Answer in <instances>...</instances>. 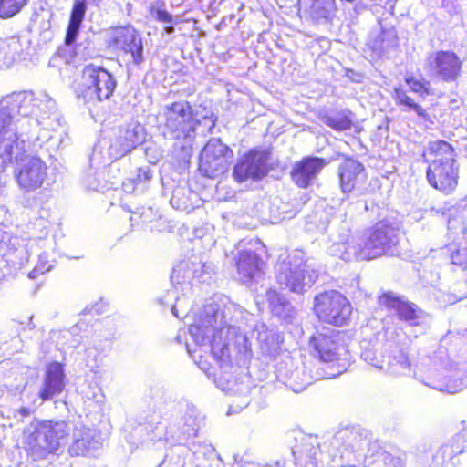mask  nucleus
<instances>
[{"label":"nucleus","mask_w":467,"mask_h":467,"mask_svg":"<svg viewBox=\"0 0 467 467\" xmlns=\"http://www.w3.org/2000/svg\"><path fill=\"white\" fill-rule=\"evenodd\" d=\"M252 314L228 298H222V309L213 303L207 304L189 327V334L200 355L210 352L221 368L230 363V348L234 346L238 352L251 351V344L240 325L248 322Z\"/></svg>","instance_id":"obj_1"},{"label":"nucleus","mask_w":467,"mask_h":467,"mask_svg":"<svg viewBox=\"0 0 467 467\" xmlns=\"http://www.w3.org/2000/svg\"><path fill=\"white\" fill-rule=\"evenodd\" d=\"M388 371L395 376L413 375L424 385L448 393L467 387V363L453 360L444 347L438 348L431 355L420 356L414 365L403 348H396L389 356Z\"/></svg>","instance_id":"obj_2"},{"label":"nucleus","mask_w":467,"mask_h":467,"mask_svg":"<svg viewBox=\"0 0 467 467\" xmlns=\"http://www.w3.org/2000/svg\"><path fill=\"white\" fill-rule=\"evenodd\" d=\"M163 120L160 124L162 136L174 141L177 157L189 162L197 135L205 137L215 127L217 117L206 108H192L189 101L180 100L163 107Z\"/></svg>","instance_id":"obj_3"},{"label":"nucleus","mask_w":467,"mask_h":467,"mask_svg":"<svg viewBox=\"0 0 467 467\" xmlns=\"http://www.w3.org/2000/svg\"><path fill=\"white\" fill-rule=\"evenodd\" d=\"M18 116L22 134H28L39 128L45 131L56 130L61 126V114L56 101L47 93L35 94L32 91L16 92Z\"/></svg>","instance_id":"obj_4"},{"label":"nucleus","mask_w":467,"mask_h":467,"mask_svg":"<svg viewBox=\"0 0 467 467\" xmlns=\"http://www.w3.org/2000/svg\"><path fill=\"white\" fill-rule=\"evenodd\" d=\"M429 152L433 156L426 171L429 184L443 193H451L457 187L459 179L453 147L445 140H435L430 142Z\"/></svg>","instance_id":"obj_5"},{"label":"nucleus","mask_w":467,"mask_h":467,"mask_svg":"<svg viewBox=\"0 0 467 467\" xmlns=\"http://www.w3.org/2000/svg\"><path fill=\"white\" fill-rule=\"evenodd\" d=\"M32 425L34 431L27 437L26 445L34 461L57 453L60 447L67 443L71 430L66 421L36 420Z\"/></svg>","instance_id":"obj_6"},{"label":"nucleus","mask_w":467,"mask_h":467,"mask_svg":"<svg viewBox=\"0 0 467 467\" xmlns=\"http://www.w3.org/2000/svg\"><path fill=\"white\" fill-rule=\"evenodd\" d=\"M343 371L344 366H342V368H337V372L327 371L324 368L317 367V364L313 361L304 362L287 357L278 363L276 379L294 392L299 393L314 381L335 378L342 374Z\"/></svg>","instance_id":"obj_7"},{"label":"nucleus","mask_w":467,"mask_h":467,"mask_svg":"<svg viewBox=\"0 0 467 467\" xmlns=\"http://www.w3.org/2000/svg\"><path fill=\"white\" fill-rule=\"evenodd\" d=\"M117 87V80L106 68L89 64L83 68L81 82L76 94L78 101L86 105L109 99Z\"/></svg>","instance_id":"obj_8"},{"label":"nucleus","mask_w":467,"mask_h":467,"mask_svg":"<svg viewBox=\"0 0 467 467\" xmlns=\"http://www.w3.org/2000/svg\"><path fill=\"white\" fill-rule=\"evenodd\" d=\"M317 278V272L307 265L301 252L290 254L276 265L277 283L293 293H305Z\"/></svg>","instance_id":"obj_9"},{"label":"nucleus","mask_w":467,"mask_h":467,"mask_svg":"<svg viewBox=\"0 0 467 467\" xmlns=\"http://www.w3.org/2000/svg\"><path fill=\"white\" fill-rule=\"evenodd\" d=\"M309 346L313 356L324 363L345 362L348 358V352L343 344L340 334L335 329L323 327L321 330H317L311 337ZM342 366H344L345 371L346 363H338L337 368H342ZM330 368H332V371H337V369L335 370L333 368H328V369Z\"/></svg>","instance_id":"obj_10"},{"label":"nucleus","mask_w":467,"mask_h":467,"mask_svg":"<svg viewBox=\"0 0 467 467\" xmlns=\"http://www.w3.org/2000/svg\"><path fill=\"white\" fill-rule=\"evenodd\" d=\"M314 312L319 320L342 327L349 319L352 307L347 297L338 291L329 290L315 296Z\"/></svg>","instance_id":"obj_11"},{"label":"nucleus","mask_w":467,"mask_h":467,"mask_svg":"<svg viewBox=\"0 0 467 467\" xmlns=\"http://www.w3.org/2000/svg\"><path fill=\"white\" fill-rule=\"evenodd\" d=\"M145 138V128L138 122H131L126 127L115 129L108 147L109 159L112 160L109 165L110 171L119 170V163L117 161L142 144Z\"/></svg>","instance_id":"obj_12"},{"label":"nucleus","mask_w":467,"mask_h":467,"mask_svg":"<svg viewBox=\"0 0 467 467\" xmlns=\"http://www.w3.org/2000/svg\"><path fill=\"white\" fill-rule=\"evenodd\" d=\"M179 407L181 416L178 423V431L174 432L172 428L170 427L169 430L164 432V427L158 424L151 430L150 440L161 441L162 438H166L165 436L167 434H171V437L175 438L177 441L182 442L197 436L202 422V418L198 410L194 405L187 401L180 402Z\"/></svg>","instance_id":"obj_13"},{"label":"nucleus","mask_w":467,"mask_h":467,"mask_svg":"<svg viewBox=\"0 0 467 467\" xmlns=\"http://www.w3.org/2000/svg\"><path fill=\"white\" fill-rule=\"evenodd\" d=\"M214 273L212 263L202 262L196 256L179 262L173 268L171 280L176 290L180 289L186 294L192 287V281L200 283L209 282Z\"/></svg>","instance_id":"obj_14"},{"label":"nucleus","mask_w":467,"mask_h":467,"mask_svg":"<svg viewBox=\"0 0 467 467\" xmlns=\"http://www.w3.org/2000/svg\"><path fill=\"white\" fill-rule=\"evenodd\" d=\"M47 170L42 159L26 154L18 161L14 172L19 189L25 193H30L48 185Z\"/></svg>","instance_id":"obj_15"},{"label":"nucleus","mask_w":467,"mask_h":467,"mask_svg":"<svg viewBox=\"0 0 467 467\" xmlns=\"http://www.w3.org/2000/svg\"><path fill=\"white\" fill-rule=\"evenodd\" d=\"M379 305L393 311L397 317L410 327L426 329L431 321V316L419 307L415 303L397 296L391 292L382 294L379 298Z\"/></svg>","instance_id":"obj_16"},{"label":"nucleus","mask_w":467,"mask_h":467,"mask_svg":"<svg viewBox=\"0 0 467 467\" xmlns=\"http://www.w3.org/2000/svg\"><path fill=\"white\" fill-rule=\"evenodd\" d=\"M233 157V150L227 145L220 139L213 138L201 152L199 169L204 176L215 178L228 170Z\"/></svg>","instance_id":"obj_17"},{"label":"nucleus","mask_w":467,"mask_h":467,"mask_svg":"<svg viewBox=\"0 0 467 467\" xmlns=\"http://www.w3.org/2000/svg\"><path fill=\"white\" fill-rule=\"evenodd\" d=\"M366 245H368L371 259L383 254L394 255L396 246L400 242V233L391 225L379 222L365 234Z\"/></svg>","instance_id":"obj_18"},{"label":"nucleus","mask_w":467,"mask_h":467,"mask_svg":"<svg viewBox=\"0 0 467 467\" xmlns=\"http://www.w3.org/2000/svg\"><path fill=\"white\" fill-rule=\"evenodd\" d=\"M110 37L111 43L116 48L131 56L134 65L139 66L144 61L142 38L132 26L112 29Z\"/></svg>","instance_id":"obj_19"},{"label":"nucleus","mask_w":467,"mask_h":467,"mask_svg":"<svg viewBox=\"0 0 467 467\" xmlns=\"http://www.w3.org/2000/svg\"><path fill=\"white\" fill-rule=\"evenodd\" d=\"M267 160V155L265 152L250 150L236 162L233 172L234 178L239 182L249 179L261 180L268 171Z\"/></svg>","instance_id":"obj_20"},{"label":"nucleus","mask_w":467,"mask_h":467,"mask_svg":"<svg viewBox=\"0 0 467 467\" xmlns=\"http://www.w3.org/2000/svg\"><path fill=\"white\" fill-rule=\"evenodd\" d=\"M328 253L346 262L371 260L368 245H366L365 234L361 237L352 236L346 241L340 237L338 241H334L329 246Z\"/></svg>","instance_id":"obj_21"},{"label":"nucleus","mask_w":467,"mask_h":467,"mask_svg":"<svg viewBox=\"0 0 467 467\" xmlns=\"http://www.w3.org/2000/svg\"><path fill=\"white\" fill-rule=\"evenodd\" d=\"M434 76L445 82L456 81L460 76L462 62L452 51H438L430 57Z\"/></svg>","instance_id":"obj_22"},{"label":"nucleus","mask_w":467,"mask_h":467,"mask_svg":"<svg viewBox=\"0 0 467 467\" xmlns=\"http://www.w3.org/2000/svg\"><path fill=\"white\" fill-rule=\"evenodd\" d=\"M398 35L394 26L383 25L381 21L370 31L367 47L376 57H382L398 47Z\"/></svg>","instance_id":"obj_23"},{"label":"nucleus","mask_w":467,"mask_h":467,"mask_svg":"<svg viewBox=\"0 0 467 467\" xmlns=\"http://www.w3.org/2000/svg\"><path fill=\"white\" fill-rule=\"evenodd\" d=\"M340 189L346 195L359 189L367 181L364 165L357 160L347 158L338 167Z\"/></svg>","instance_id":"obj_24"},{"label":"nucleus","mask_w":467,"mask_h":467,"mask_svg":"<svg viewBox=\"0 0 467 467\" xmlns=\"http://www.w3.org/2000/svg\"><path fill=\"white\" fill-rule=\"evenodd\" d=\"M66 387V374L59 362L47 365L38 396L43 401L50 400L63 392Z\"/></svg>","instance_id":"obj_25"},{"label":"nucleus","mask_w":467,"mask_h":467,"mask_svg":"<svg viewBox=\"0 0 467 467\" xmlns=\"http://www.w3.org/2000/svg\"><path fill=\"white\" fill-rule=\"evenodd\" d=\"M217 387L229 392L234 399L230 405L228 413H236L250 403L251 386L246 376L236 378L234 380L227 379L226 385L223 384L222 376L216 379Z\"/></svg>","instance_id":"obj_26"},{"label":"nucleus","mask_w":467,"mask_h":467,"mask_svg":"<svg viewBox=\"0 0 467 467\" xmlns=\"http://www.w3.org/2000/svg\"><path fill=\"white\" fill-rule=\"evenodd\" d=\"M465 453H467V426L436 451L433 462L436 465L453 467L455 458Z\"/></svg>","instance_id":"obj_27"},{"label":"nucleus","mask_w":467,"mask_h":467,"mask_svg":"<svg viewBox=\"0 0 467 467\" xmlns=\"http://www.w3.org/2000/svg\"><path fill=\"white\" fill-rule=\"evenodd\" d=\"M99 437L95 430L85 426H76L72 433V443L68 447L71 456L92 454L100 447Z\"/></svg>","instance_id":"obj_28"},{"label":"nucleus","mask_w":467,"mask_h":467,"mask_svg":"<svg viewBox=\"0 0 467 467\" xmlns=\"http://www.w3.org/2000/svg\"><path fill=\"white\" fill-rule=\"evenodd\" d=\"M295 440L296 444L292 448V453L296 467H317V456L320 453L317 439L301 433Z\"/></svg>","instance_id":"obj_29"},{"label":"nucleus","mask_w":467,"mask_h":467,"mask_svg":"<svg viewBox=\"0 0 467 467\" xmlns=\"http://www.w3.org/2000/svg\"><path fill=\"white\" fill-rule=\"evenodd\" d=\"M24 135L20 130L0 137V171L14 161L17 165L20 159L26 156Z\"/></svg>","instance_id":"obj_30"},{"label":"nucleus","mask_w":467,"mask_h":467,"mask_svg":"<svg viewBox=\"0 0 467 467\" xmlns=\"http://www.w3.org/2000/svg\"><path fill=\"white\" fill-rule=\"evenodd\" d=\"M16 92L10 93L0 99V137L20 131V123H15L14 119L18 115Z\"/></svg>","instance_id":"obj_31"},{"label":"nucleus","mask_w":467,"mask_h":467,"mask_svg":"<svg viewBox=\"0 0 467 467\" xmlns=\"http://www.w3.org/2000/svg\"><path fill=\"white\" fill-rule=\"evenodd\" d=\"M326 164V161L319 157L304 158L294 167L292 178L299 187L306 188Z\"/></svg>","instance_id":"obj_32"},{"label":"nucleus","mask_w":467,"mask_h":467,"mask_svg":"<svg viewBox=\"0 0 467 467\" xmlns=\"http://www.w3.org/2000/svg\"><path fill=\"white\" fill-rule=\"evenodd\" d=\"M299 6L317 23H327L336 16L335 0H299Z\"/></svg>","instance_id":"obj_33"},{"label":"nucleus","mask_w":467,"mask_h":467,"mask_svg":"<svg viewBox=\"0 0 467 467\" xmlns=\"http://www.w3.org/2000/svg\"><path fill=\"white\" fill-rule=\"evenodd\" d=\"M263 261L253 251H242L236 260L238 275L243 283H248L259 277L262 272Z\"/></svg>","instance_id":"obj_34"},{"label":"nucleus","mask_w":467,"mask_h":467,"mask_svg":"<svg viewBox=\"0 0 467 467\" xmlns=\"http://www.w3.org/2000/svg\"><path fill=\"white\" fill-rule=\"evenodd\" d=\"M253 335L256 337L261 348L265 353H273L278 350L283 341V337L279 332L269 329L263 322H257L253 328Z\"/></svg>","instance_id":"obj_35"},{"label":"nucleus","mask_w":467,"mask_h":467,"mask_svg":"<svg viewBox=\"0 0 467 467\" xmlns=\"http://www.w3.org/2000/svg\"><path fill=\"white\" fill-rule=\"evenodd\" d=\"M266 300L272 314L284 320L293 318L296 311L292 304L275 289H268L265 294Z\"/></svg>","instance_id":"obj_36"},{"label":"nucleus","mask_w":467,"mask_h":467,"mask_svg":"<svg viewBox=\"0 0 467 467\" xmlns=\"http://www.w3.org/2000/svg\"><path fill=\"white\" fill-rule=\"evenodd\" d=\"M393 98L396 104L403 108V111H413L420 122L433 124L431 115L427 112V110L423 109L419 103L415 102L414 99L410 98L405 90L400 88H396L394 89Z\"/></svg>","instance_id":"obj_37"},{"label":"nucleus","mask_w":467,"mask_h":467,"mask_svg":"<svg viewBox=\"0 0 467 467\" xmlns=\"http://www.w3.org/2000/svg\"><path fill=\"white\" fill-rule=\"evenodd\" d=\"M86 11V0H75L70 13L69 23L67 26V35L65 37L66 45L70 46L76 41Z\"/></svg>","instance_id":"obj_38"},{"label":"nucleus","mask_w":467,"mask_h":467,"mask_svg":"<svg viewBox=\"0 0 467 467\" xmlns=\"http://www.w3.org/2000/svg\"><path fill=\"white\" fill-rule=\"evenodd\" d=\"M153 177V171L149 166L137 169L136 174L122 182L123 191L127 193L134 192H143Z\"/></svg>","instance_id":"obj_39"},{"label":"nucleus","mask_w":467,"mask_h":467,"mask_svg":"<svg viewBox=\"0 0 467 467\" xmlns=\"http://www.w3.org/2000/svg\"><path fill=\"white\" fill-rule=\"evenodd\" d=\"M5 56V66L9 67L15 62L24 61L26 59L27 53L24 48V45L17 36H12L3 39L2 47Z\"/></svg>","instance_id":"obj_40"},{"label":"nucleus","mask_w":467,"mask_h":467,"mask_svg":"<svg viewBox=\"0 0 467 467\" xmlns=\"http://www.w3.org/2000/svg\"><path fill=\"white\" fill-rule=\"evenodd\" d=\"M192 194L189 188L178 186L172 192L170 203L176 210L188 212L192 208L191 200Z\"/></svg>","instance_id":"obj_41"},{"label":"nucleus","mask_w":467,"mask_h":467,"mask_svg":"<svg viewBox=\"0 0 467 467\" xmlns=\"http://www.w3.org/2000/svg\"><path fill=\"white\" fill-rule=\"evenodd\" d=\"M17 244L18 247L15 249L13 255L18 260L20 265H24L25 263L28 262L30 255L37 252L36 240H22L21 243L18 242Z\"/></svg>","instance_id":"obj_42"},{"label":"nucleus","mask_w":467,"mask_h":467,"mask_svg":"<svg viewBox=\"0 0 467 467\" xmlns=\"http://www.w3.org/2000/svg\"><path fill=\"white\" fill-rule=\"evenodd\" d=\"M28 0H0V18L9 19L16 16L27 5Z\"/></svg>","instance_id":"obj_43"},{"label":"nucleus","mask_w":467,"mask_h":467,"mask_svg":"<svg viewBox=\"0 0 467 467\" xmlns=\"http://www.w3.org/2000/svg\"><path fill=\"white\" fill-rule=\"evenodd\" d=\"M79 330V326L76 325L70 327V329L63 331L59 336L57 344L63 347L67 346L68 348H78L82 341V337L78 335Z\"/></svg>","instance_id":"obj_44"},{"label":"nucleus","mask_w":467,"mask_h":467,"mask_svg":"<svg viewBox=\"0 0 467 467\" xmlns=\"http://www.w3.org/2000/svg\"><path fill=\"white\" fill-rule=\"evenodd\" d=\"M165 3L163 1L158 0L156 1L151 8L150 14L151 16L158 21L164 25L166 24H178V17H174L171 14H170L164 8Z\"/></svg>","instance_id":"obj_45"},{"label":"nucleus","mask_w":467,"mask_h":467,"mask_svg":"<svg viewBox=\"0 0 467 467\" xmlns=\"http://www.w3.org/2000/svg\"><path fill=\"white\" fill-rule=\"evenodd\" d=\"M357 438L356 433L348 429H343L338 431L333 437L331 445L337 449H340V447H344L345 449H354V445L352 444L353 440Z\"/></svg>","instance_id":"obj_46"},{"label":"nucleus","mask_w":467,"mask_h":467,"mask_svg":"<svg viewBox=\"0 0 467 467\" xmlns=\"http://www.w3.org/2000/svg\"><path fill=\"white\" fill-rule=\"evenodd\" d=\"M324 122L327 126L337 131L349 130L352 125V121L348 116L339 114L325 117Z\"/></svg>","instance_id":"obj_47"},{"label":"nucleus","mask_w":467,"mask_h":467,"mask_svg":"<svg viewBox=\"0 0 467 467\" xmlns=\"http://www.w3.org/2000/svg\"><path fill=\"white\" fill-rule=\"evenodd\" d=\"M405 81L411 91L419 94L420 97L425 98L431 94L429 81L424 79H417L412 76L406 78Z\"/></svg>","instance_id":"obj_48"},{"label":"nucleus","mask_w":467,"mask_h":467,"mask_svg":"<svg viewBox=\"0 0 467 467\" xmlns=\"http://www.w3.org/2000/svg\"><path fill=\"white\" fill-rule=\"evenodd\" d=\"M308 223L316 225L319 232L327 230L330 220L328 214L323 209H317L312 215L308 216Z\"/></svg>","instance_id":"obj_49"},{"label":"nucleus","mask_w":467,"mask_h":467,"mask_svg":"<svg viewBox=\"0 0 467 467\" xmlns=\"http://www.w3.org/2000/svg\"><path fill=\"white\" fill-rule=\"evenodd\" d=\"M361 358L374 368H383L382 356L378 355L374 348L363 346L361 351Z\"/></svg>","instance_id":"obj_50"},{"label":"nucleus","mask_w":467,"mask_h":467,"mask_svg":"<svg viewBox=\"0 0 467 467\" xmlns=\"http://www.w3.org/2000/svg\"><path fill=\"white\" fill-rule=\"evenodd\" d=\"M100 176L99 171L91 167L84 177L86 187L93 191H102L105 185L102 184Z\"/></svg>","instance_id":"obj_51"},{"label":"nucleus","mask_w":467,"mask_h":467,"mask_svg":"<svg viewBox=\"0 0 467 467\" xmlns=\"http://www.w3.org/2000/svg\"><path fill=\"white\" fill-rule=\"evenodd\" d=\"M48 257V254L46 252L41 253L38 255L37 264L36 265L35 268L28 274V277L30 279H35L39 274H44L52 269L53 265L50 263Z\"/></svg>","instance_id":"obj_52"},{"label":"nucleus","mask_w":467,"mask_h":467,"mask_svg":"<svg viewBox=\"0 0 467 467\" xmlns=\"http://www.w3.org/2000/svg\"><path fill=\"white\" fill-rule=\"evenodd\" d=\"M451 251V263L455 265L461 266L462 268L467 267V249L466 248H458L455 245H451L450 248Z\"/></svg>","instance_id":"obj_53"},{"label":"nucleus","mask_w":467,"mask_h":467,"mask_svg":"<svg viewBox=\"0 0 467 467\" xmlns=\"http://www.w3.org/2000/svg\"><path fill=\"white\" fill-rule=\"evenodd\" d=\"M180 301L181 299L176 297L174 291H169L165 296L160 299V304L162 306H171V313L176 317H180L178 311V304Z\"/></svg>","instance_id":"obj_54"},{"label":"nucleus","mask_w":467,"mask_h":467,"mask_svg":"<svg viewBox=\"0 0 467 467\" xmlns=\"http://www.w3.org/2000/svg\"><path fill=\"white\" fill-rule=\"evenodd\" d=\"M19 415H21L23 418L30 416L32 413V410L29 408L22 407L18 410Z\"/></svg>","instance_id":"obj_55"},{"label":"nucleus","mask_w":467,"mask_h":467,"mask_svg":"<svg viewBox=\"0 0 467 467\" xmlns=\"http://www.w3.org/2000/svg\"><path fill=\"white\" fill-rule=\"evenodd\" d=\"M174 25L175 24H166L164 25V27H163V32L167 35H171L174 33L175 31V28H174Z\"/></svg>","instance_id":"obj_56"},{"label":"nucleus","mask_w":467,"mask_h":467,"mask_svg":"<svg viewBox=\"0 0 467 467\" xmlns=\"http://www.w3.org/2000/svg\"><path fill=\"white\" fill-rule=\"evenodd\" d=\"M185 346H186V349H187V352L188 354L193 358L195 359V356L194 354H196L198 352V349L195 348V349H192L190 346V344L188 342H185Z\"/></svg>","instance_id":"obj_57"},{"label":"nucleus","mask_w":467,"mask_h":467,"mask_svg":"<svg viewBox=\"0 0 467 467\" xmlns=\"http://www.w3.org/2000/svg\"><path fill=\"white\" fill-rule=\"evenodd\" d=\"M3 39H0V47H2ZM0 64L5 66V56L4 49L0 48Z\"/></svg>","instance_id":"obj_58"},{"label":"nucleus","mask_w":467,"mask_h":467,"mask_svg":"<svg viewBox=\"0 0 467 467\" xmlns=\"http://www.w3.org/2000/svg\"><path fill=\"white\" fill-rule=\"evenodd\" d=\"M184 336H185V331H183V330H180V331H179V333H178V335H177V337H176V338H175V339H176V341H177L178 343H181V342H182V337H184Z\"/></svg>","instance_id":"obj_59"},{"label":"nucleus","mask_w":467,"mask_h":467,"mask_svg":"<svg viewBox=\"0 0 467 467\" xmlns=\"http://www.w3.org/2000/svg\"><path fill=\"white\" fill-rule=\"evenodd\" d=\"M395 3H396V0H387L386 7H389V9L393 10Z\"/></svg>","instance_id":"obj_60"},{"label":"nucleus","mask_w":467,"mask_h":467,"mask_svg":"<svg viewBox=\"0 0 467 467\" xmlns=\"http://www.w3.org/2000/svg\"><path fill=\"white\" fill-rule=\"evenodd\" d=\"M51 139V136L49 134L43 135V138H40L39 136L36 137V140L44 141L48 140Z\"/></svg>","instance_id":"obj_61"},{"label":"nucleus","mask_w":467,"mask_h":467,"mask_svg":"<svg viewBox=\"0 0 467 467\" xmlns=\"http://www.w3.org/2000/svg\"><path fill=\"white\" fill-rule=\"evenodd\" d=\"M96 153H97V147H95V149L93 150V153H92V157H91V161H93L95 160Z\"/></svg>","instance_id":"obj_62"},{"label":"nucleus","mask_w":467,"mask_h":467,"mask_svg":"<svg viewBox=\"0 0 467 467\" xmlns=\"http://www.w3.org/2000/svg\"><path fill=\"white\" fill-rule=\"evenodd\" d=\"M364 443H365L366 445H368V442L367 441H364ZM369 445H370V446H373V447H378V444H377V442H376V441H375V442H372V443H369Z\"/></svg>","instance_id":"obj_63"},{"label":"nucleus","mask_w":467,"mask_h":467,"mask_svg":"<svg viewBox=\"0 0 467 467\" xmlns=\"http://www.w3.org/2000/svg\"><path fill=\"white\" fill-rule=\"evenodd\" d=\"M147 430H148V427L146 425H140V431H147Z\"/></svg>","instance_id":"obj_64"}]
</instances>
